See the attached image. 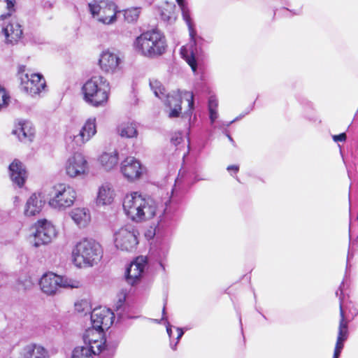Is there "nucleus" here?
<instances>
[{
  "mask_svg": "<svg viewBox=\"0 0 358 358\" xmlns=\"http://www.w3.org/2000/svg\"><path fill=\"white\" fill-rule=\"evenodd\" d=\"M173 191L169 206L166 203L164 209H159L157 203L151 197L143 195L138 192L127 194L122 201L123 210L126 215L135 222H142L154 217L157 214L163 213L160 222L169 217V208L174 201Z\"/></svg>",
  "mask_w": 358,
  "mask_h": 358,
  "instance_id": "f257e3e1",
  "label": "nucleus"
},
{
  "mask_svg": "<svg viewBox=\"0 0 358 358\" xmlns=\"http://www.w3.org/2000/svg\"><path fill=\"white\" fill-rule=\"evenodd\" d=\"M150 86L155 95L160 99L166 98L165 105L170 108L169 117L170 118L178 117L181 113L182 99H185L188 103V110L185 115L190 117L194 110V94L191 92L178 90L166 95L165 88L157 80H150Z\"/></svg>",
  "mask_w": 358,
  "mask_h": 358,
  "instance_id": "f03ea898",
  "label": "nucleus"
},
{
  "mask_svg": "<svg viewBox=\"0 0 358 358\" xmlns=\"http://www.w3.org/2000/svg\"><path fill=\"white\" fill-rule=\"evenodd\" d=\"M136 52L141 56L154 59L163 55L168 45L164 34L158 29L143 32L134 42Z\"/></svg>",
  "mask_w": 358,
  "mask_h": 358,
  "instance_id": "7ed1b4c3",
  "label": "nucleus"
},
{
  "mask_svg": "<svg viewBox=\"0 0 358 358\" xmlns=\"http://www.w3.org/2000/svg\"><path fill=\"white\" fill-rule=\"evenodd\" d=\"M101 245L92 238H83L76 243L72 250L73 264L79 268L91 267L102 258Z\"/></svg>",
  "mask_w": 358,
  "mask_h": 358,
  "instance_id": "20e7f679",
  "label": "nucleus"
},
{
  "mask_svg": "<svg viewBox=\"0 0 358 358\" xmlns=\"http://www.w3.org/2000/svg\"><path fill=\"white\" fill-rule=\"evenodd\" d=\"M110 89V84L104 77L94 76L82 87L83 99L92 106H102L108 101Z\"/></svg>",
  "mask_w": 358,
  "mask_h": 358,
  "instance_id": "39448f33",
  "label": "nucleus"
},
{
  "mask_svg": "<svg viewBox=\"0 0 358 358\" xmlns=\"http://www.w3.org/2000/svg\"><path fill=\"white\" fill-rule=\"evenodd\" d=\"M186 22L189 34V42L186 46H182L180 50L182 57L189 65L194 73L197 70V61L202 55V45L204 40L198 36L194 29L190 15L188 17H183Z\"/></svg>",
  "mask_w": 358,
  "mask_h": 358,
  "instance_id": "423d86ee",
  "label": "nucleus"
},
{
  "mask_svg": "<svg viewBox=\"0 0 358 358\" xmlns=\"http://www.w3.org/2000/svg\"><path fill=\"white\" fill-rule=\"evenodd\" d=\"M42 292L47 295H55L61 288H78L81 286L79 280L57 275L54 273H46L41 277L39 282Z\"/></svg>",
  "mask_w": 358,
  "mask_h": 358,
  "instance_id": "0eeeda50",
  "label": "nucleus"
},
{
  "mask_svg": "<svg viewBox=\"0 0 358 358\" xmlns=\"http://www.w3.org/2000/svg\"><path fill=\"white\" fill-rule=\"evenodd\" d=\"M76 196L73 187L61 183L53 187L48 203L52 208L64 210L73 205Z\"/></svg>",
  "mask_w": 358,
  "mask_h": 358,
  "instance_id": "6e6552de",
  "label": "nucleus"
},
{
  "mask_svg": "<svg viewBox=\"0 0 358 358\" xmlns=\"http://www.w3.org/2000/svg\"><path fill=\"white\" fill-rule=\"evenodd\" d=\"M138 232L132 225H126L114 234L115 247L122 251L132 252L138 243Z\"/></svg>",
  "mask_w": 358,
  "mask_h": 358,
  "instance_id": "1a4fd4ad",
  "label": "nucleus"
},
{
  "mask_svg": "<svg viewBox=\"0 0 358 358\" xmlns=\"http://www.w3.org/2000/svg\"><path fill=\"white\" fill-rule=\"evenodd\" d=\"M344 285V282L343 281L336 291V296H339L340 301V321L338 326V331L336 339V343L334 348L333 358H339L341 351L344 347V343L348 339L349 331H348V323L349 320H348L345 316L344 310L343 308V286Z\"/></svg>",
  "mask_w": 358,
  "mask_h": 358,
  "instance_id": "9d476101",
  "label": "nucleus"
},
{
  "mask_svg": "<svg viewBox=\"0 0 358 358\" xmlns=\"http://www.w3.org/2000/svg\"><path fill=\"white\" fill-rule=\"evenodd\" d=\"M55 236V229L50 222L46 220H38L34 237V245L38 248L42 245H46L50 243Z\"/></svg>",
  "mask_w": 358,
  "mask_h": 358,
  "instance_id": "9b49d317",
  "label": "nucleus"
},
{
  "mask_svg": "<svg viewBox=\"0 0 358 358\" xmlns=\"http://www.w3.org/2000/svg\"><path fill=\"white\" fill-rule=\"evenodd\" d=\"M22 90L31 96L39 94L46 87L45 81L40 73H24V76L20 77Z\"/></svg>",
  "mask_w": 358,
  "mask_h": 358,
  "instance_id": "f8f14e48",
  "label": "nucleus"
},
{
  "mask_svg": "<svg viewBox=\"0 0 358 358\" xmlns=\"http://www.w3.org/2000/svg\"><path fill=\"white\" fill-rule=\"evenodd\" d=\"M90 318L94 329L104 330L108 329L113 323L115 315L106 307H99L92 311Z\"/></svg>",
  "mask_w": 358,
  "mask_h": 358,
  "instance_id": "ddd939ff",
  "label": "nucleus"
},
{
  "mask_svg": "<svg viewBox=\"0 0 358 358\" xmlns=\"http://www.w3.org/2000/svg\"><path fill=\"white\" fill-rule=\"evenodd\" d=\"M66 173L71 178L87 174L88 164L85 157L81 153H75L66 163Z\"/></svg>",
  "mask_w": 358,
  "mask_h": 358,
  "instance_id": "4468645a",
  "label": "nucleus"
},
{
  "mask_svg": "<svg viewBox=\"0 0 358 358\" xmlns=\"http://www.w3.org/2000/svg\"><path fill=\"white\" fill-rule=\"evenodd\" d=\"M120 171L128 180L134 181L140 178L145 171V168L135 157H128L122 162Z\"/></svg>",
  "mask_w": 358,
  "mask_h": 358,
  "instance_id": "2eb2a0df",
  "label": "nucleus"
},
{
  "mask_svg": "<svg viewBox=\"0 0 358 358\" xmlns=\"http://www.w3.org/2000/svg\"><path fill=\"white\" fill-rule=\"evenodd\" d=\"M147 264V259L145 257L139 256L135 259L127 268L125 272V279L128 284L131 285H134L138 284L142 275L143 273L144 269Z\"/></svg>",
  "mask_w": 358,
  "mask_h": 358,
  "instance_id": "dca6fc26",
  "label": "nucleus"
},
{
  "mask_svg": "<svg viewBox=\"0 0 358 358\" xmlns=\"http://www.w3.org/2000/svg\"><path fill=\"white\" fill-rule=\"evenodd\" d=\"M122 59L118 53L109 50L103 51L99 59V65L102 71L113 73L120 69Z\"/></svg>",
  "mask_w": 358,
  "mask_h": 358,
  "instance_id": "f3484780",
  "label": "nucleus"
},
{
  "mask_svg": "<svg viewBox=\"0 0 358 358\" xmlns=\"http://www.w3.org/2000/svg\"><path fill=\"white\" fill-rule=\"evenodd\" d=\"M96 133V119L90 117L85 122L79 133L73 136V141L80 146L89 141Z\"/></svg>",
  "mask_w": 358,
  "mask_h": 358,
  "instance_id": "a211bd4d",
  "label": "nucleus"
},
{
  "mask_svg": "<svg viewBox=\"0 0 358 358\" xmlns=\"http://www.w3.org/2000/svg\"><path fill=\"white\" fill-rule=\"evenodd\" d=\"M2 31L7 43H14L22 37V29L18 22L11 18L8 22L3 24Z\"/></svg>",
  "mask_w": 358,
  "mask_h": 358,
  "instance_id": "6ab92c4d",
  "label": "nucleus"
},
{
  "mask_svg": "<svg viewBox=\"0 0 358 358\" xmlns=\"http://www.w3.org/2000/svg\"><path fill=\"white\" fill-rule=\"evenodd\" d=\"M117 6L110 1H103V7L98 20L104 24H111L117 20Z\"/></svg>",
  "mask_w": 358,
  "mask_h": 358,
  "instance_id": "aec40b11",
  "label": "nucleus"
},
{
  "mask_svg": "<svg viewBox=\"0 0 358 358\" xmlns=\"http://www.w3.org/2000/svg\"><path fill=\"white\" fill-rule=\"evenodd\" d=\"M9 172L13 182L20 187H22L27 178V171L22 163L15 159L9 166Z\"/></svg>",
  "mask_w": 358,
  "mask_h": 358,
  "instance_id": "412c9836",
  "label": "nucleus"
},
{
  "mask_svg": "<svg viewBox=\"0 0 358 358\" xmlns=\"http://www.w3.org/2000/svg\"><path fill=\"white\" fill-rule=\"evenodd\" d=\"M115 195V191L110 184H102L98 189L96 204L99 206L110 205L113 203Z\"/></svg>",
  "mask_w": 358,
  "mask_h": 358,
  "instance_id": "4be33fe9",
  "label": "nucleus"
},
{
  "mask_svg": "<svg viewBox=\"0 0 358 358\" xmlns=\"http://www.w3.org/2000/svg\"><path fill=\"white\" fill-rule=\"evenodd\" d=\"M94 329H87L83 335V341L87 349L90 350L92 356L99 355L105 348L103 339H90V336L94 335Z\"/></svg>",
  "mask_w": 358,
  "mask_h": 358,
  "instance_id": "5701e85b",
  "label": "nucleus"
},
{
  "mask_svg": "<svg viewBox=\"0 0 358 358\" xmlns=\"http://www.w3.org/2000/svg\"><path fill=\"white\" fill-rule=\"evenodd\" d=\"M69 215L79 227H85L91 220L90 212L86 208H73Z\"/></svg>",
  "mask_w": 358,
  "mask_h": 358,
  "instance_id": "b1692460",
  "label": "nucleus"
},
{
  "mask_svg": "<svg viewBox=\"0 0 358 358\" xmlns=\"http://www.w3.org/2000/svg\"><path fill=\"white\" fill-rule=\"evenodd\" d=\"M21 356L22 358H47L48 354L43 347L30 343L24 347Z\"/></svg>",
  "mask_w": 358,
  "mask_h": 358,
  "instance_id": "393cba45",
  "label": "nucleus"
},
{
  "mask_svg": "<svg viewBox=\"0 0 358 358\" xmlns=\"http://www.w3.org/2000/svg\"><path fill=\"white\" fill-rule=\"evenodd\" d=\"M44 202L40 196L33 194L27 200L24 214L26 216H34L38 214L43 206Z\"/></svg>",
  "mask_w": 358,
  "mask_h": 358,
  "instance_id": "a878e982",
  "label": "nucleus"
},
{
  "mask_svg": "<svg viewBox=\"0 0 358 358\" xmlns=\"http://www.w3.org/2000/svg\"><path fill=\"white\" fill-rule=\"evenodd\" d=\"M101 166L106 171L115 168L118 163V153L117 151L103 152L99 159Z\"/></svg>",
  "mask_w": 358,
  "mask_h": 358,
  "instance_id": "bb28decb",
  "label": "nucleus"
},
{
  "mask_svg": "<svg viewBox=\"0 0 358 358\" xmlns=\"http://www.w3.org/2000/svg\"><path fill=\"white\" fill-rule=\"evenodd\" d=\"M13 133L17 136L20 141H24L26 138L31 140L34 131L31 123L24 122L20 124V127L13 130Z\"/></svg>",
  "mask_w": 358,
  "mask_h": 358,
  "instance_id": "cd10ccee",
  "label": "nucleus"
},
{
  "mask_svg": "<svg viewBox=\"0 0 358 358\" xmlns=\"http://www.w3.org/2000/svg\"><path fill=\"white\" fill-rule=\"evenodd\" d=\"M15 0H0V19L6 20L15 11Z\"/></svg>",
  "mask_w": 358,
  "mask_h": 358,
  "instance_id": "c85d7f7f",
  "label": "nucleus"
},
{
  "mask_svg": "<svg viewBox=\"0 0 358 358\" xmlns=\"http://www.w3.org/2000/svg\"><path fill=\"white\" fill-rule=\"evenodd\" d=\"M118 131L122 137L133 138L137 136V129L132 122L123 123L118 127Z\"/></svg>",
  "mask_w": 358,
  "mask_h": 358,
  "instance_id": "c756f323",
  "label": "nucleus"
},
{
  "mask_svg": "<svg viewBox=\"0 0 358 358\" xmlns=\"http://www.w3.org/2000/svg\"><path fill=\"white\" fill-rule=\"evenodd\" d=\"M140 13L139 8H130L124 10V20L129 22H134L137 20Z\"/></svg>",
  "mask_w": 358,
  "mask_h": 358,
  "instance_id": "7c9ffc66",
  "label": "nucleus"
},
{
  "mask_svg": "<svg viewBox=\"0 0 358 358\" xmlns=\"http://www.w3.org/2000/svg\"><path fill=\"white\" fill-rule=\"evenodd\" d=\"M71 358H93L90 350L85 347H77L72 353Z\"/></svg>",
  "mask_w": 358,
  "mask_h": 358,
  "instance_id": "2f4dec72",
  "label": "nucleus"
},
{
  "mask_svg": "<svg viewBox=\"0 0 358 358\" xmlns=\"http://www.w3.org/2000/svg\"><path fill=\"white\" fill-rule=\"evenodd\" d=\"M102 7L103 1L100 3H98L96 1H93L88 3L89 10L93 16L98 15L100 17Z\"/></svg>",
  "mask_w": 358,
  "mask_h": 358,
  "instance_id": "473e14b6",
  "label": "nucleus"
},
{
  "mask_svg": "<svg viewBox=\"0 0 358 358\" xmlns=\"http://www.w3.org/2000/svg\"><path fill=\"white\" fill-rule=\"evenodd\" d=\"M181 11H182V15L183 17H188V15H190L187 3L185 2V0H176Z\"/></svg>",
  "mask_w": 358,
  "mask_h": 358,
  "instance_id": "72a5a7b5",
  "label": "nucleus"
},
{
  "mask_svg": "<svg viewBox=\"0 0 358 358\" xmlns=\"http://www.w3.org/2000/svg\"><path fill=\"white\" fill-rule=\"evenodd\" d=\"M176 329L177 331L176 341L174 343L172 340H171V341H170V346H171V349L173 350H176L177 345H178L180 339L182 338V336L184 334V331H183L182 329L177 327Z\"/></svg>",
  "mask_w": 358,
  "mask_h": 358,
  "instance_id": "f704fd0d",
  "label": "nucleus"
},
{
  "mask_svg": "<svg viewBox=\"0 0 358 358\" xmlns=\"http://www.w3.org/2000/svg\"><path fill=\"white\" fill-rule=\"evenodd\" d=\"M9 96L5 90L0 86V109L8 103Z\"/></svg>",
  "mask_w": 358,
  "mask_h": 358,
  "instance_id": "c9c22d12",
  "label": "nucleus"
},
{
  "mask_svg": "<svg viewBox=\"0 0 358 358\" xmlns=\"http://www.w3.org/2000/svg\"><path fill=\"white\" fill-rule=\"evenodd\" d=\"M124 299H125L124 297L123 298L122 300L121 299H120L119 301H118V304L116 306L117 315L118 317V319L120 320H124L125 318V317L122 313V308H121V306L124 303Z\"/></svg>",
  "mask_w": 358,
  "mask_h": 358,
  "instance_id": "e433bc0d",
  "label": "nucleus"
},
{
  "mask_svg": "<svg viewBox=\"0 0 358 358\" xmlns=\"http://www.w3.org/2000/svg\"><path fill=\"white\" fill-rule=\"evenodd\" d=\"M208 109H217L218 106L217 99L215 96H210L208 99Z\"/></svg>",
  "mask_w": 358,
  "mask_h": 358,
  "instance_id": "4c0bfd02",
  "label": "nucleus"
},
{
  "mask_svg": "<svg viewBox=\"0 0 358 358\" xmlns=\"http://www.w3.org/2000/svg\"><path fill=\"white\" fill-rule=\"evenodd\" d=\"M208 110L210 123L212 125H214L215 120L218 117L217 110V109H208Z\"/></svg>",
  "mask_w": 358,
  "mask_h": 358,
  "instance_id": "58836bf2",
  "label": "nucleus"
},
{
  "mask_svg": "<svg viewBox=\"0 0 358 358\" xmlns=\"http://www.w3.org/2000/svg\"><path fill=\"white\" fill-rule=\"evenodd\" d=\"M91 329H94V335L90 336V339H103L102 337V332L103 331V330H96L93 327Z\"/></svg>",
  "mask_w": 358,
  "mask_h": 358,
  "instance_id": "ea45409f",
  "label": "nucleus"
},
{
  "mask_svg": "<svg viewBox=\"0 0 358 358\" xmlns=\"http://www.w3.org/2000/svg\"><path fill=\"white\" fill-rule=\"evenodd\" d=\"M332 138L335 142H345L346 141L347 136L345 133H342L338 135H334Z\"/></svg>",
  "mask_w": 358,
  "mask_h": 358,
  "instance_id": "a19ab883",
  "label": "nucleus"
},
{
  "mask_svg": "<svg viewBox=\"0 0 358 358\" xmlns=\"http://www.w3.org/2000/svg\"><path fill=\"white\" fill-rule=\"evenodd\" d=\"M181 141H182V135L181 134L178 133V134H175L172 137H171V142L175 145H178V144H180L181 143Z\"/></svg>",
  "mask_w": 358,
  "mask_h": 358,
  "instance_id": "79ce46f5",
  "label": "nucleus"
},
{
  "mask_svg": "<svg viewBox=\"0 0 358 358\" xmlns=\"http://www.w3.org/2000/svg\"><path fill=\"white\" fill-rule=\"evenodd\" d=\"M252 110V107L247 112H245V113L241 115L240 116L236 117L235 119H234L233 120L226 123V124H224V126H226V127H229V125H231L232 123L235 122L236 121L238 120H241L243 117H244L245 115L248 114L250 113V110Z\"/></svg>",
  "mask_w": 358,
  "mask_h": 358,
  "instance_id": "37998d69",
  "label": "nucleus"
},
{
  "mask_svg": "<svg viewBox=\"0 0 358 358\" xmlns=\"http://www.w3.org/2000/svg\"><path fill=\"white\" fill-rule=\"evenodd\" d=\"M166 331L170 338L172 337V326L170 323L166 320Z\"/></svg>",
  "mask_w": 358,
  "mask_h": 358,
  "instance_id": "c03bdc74",
  "label": "nucleus"
},
{
  "mask_svg": "<svg viewBox=\"0 0 358 358\" xmlns=\"http://www.w3.org/2000/svg\"><path fill=\"white\" fill-rule=\"evenodd\" d=\"M227 170L228 171H233L235 173H237L239 171V166L238 165H229L227 166Z\"/></svg>",
  "mask_w": 358,
  "mask_h": 358,
  "instance_id": "a18cd8bd",
  "label": "nucleus"
},
{
  "mask_svg": "<svg viewBox=\"0 0 358 358\" xmlns=\"http://www.w3.org/2000/svg\"><path fill=\"white\" fill-rule=\"evenodd\" d=\"M25 70H26V66H19L18 73H19V75H20V77H22V76L24 77V73Z\"/></svg>",
  "mask_w": 358,
  "mask_h": 358,
  "instance_id": "49530a36",
  "label": "nucleus"
},
{
  "mask_svg": "<svg viewBox=\"0 0 358 358\" xmlns=\"http://www.w3.org/2000/svg\"><path fill=\"white\" fill-rule=\"evenodd\" d=\"M289 11L291 12V10H289ZM292 13H293V15H299L301 14L302 9H301V8H299L296 10H294V11H292Z\"/></svg>",
  "mask_w": 358,
  "mask_h": 358,
  "instance_id": "de8ad7c7",
  "label": "nucleus"
},
{
  "mask_svg": "<svg viewBox=\"0 0 358 358\" xmlns=\"http://www.w3.org/2000/svg\"><path fill=\"white\" fill-rule=\"evenodd\" d=\"M6 275L0 272V287L3 285Z\"/></svg>",
  "mask_w": 358,
  "mask_h": 358,
  "instance_id": "09e8293b",
  "label": "nucleus"
},
{
  "mask_svg": "<svg viewBox=\"0 0 358 358\" xmlns=\"http://www.w3.org/2000/svg\"><path fill=\"white\" fill-rule=\"evenodd\" d=\"M159 266L162 268L163 271H165V266L162 259L159 261Z\"/></svg>",
  "mask_w": 358,
  "mask_h": 358,
  "instance_id": "8fccbe9b",
  "label": "nucleus"
},
{
  "mask_svg": "<svg viewBox=\"0 0 358 358\" xmlns=\"http://www.w3.org/2000/svg\"><path fill=\"white\" fill-rule=\"evenodd\" d=\"M226 136H227V138H229V140L232 143H234V139L232 138V137L228 134V133H226Z\"/></svg>",
  "mask_w": 358,
  "mask_h": 358,
  "instance_id": "3c124183",
  "label": "nucleus"
},
{
  "mask_svg": "<svg viewBox=\"0 0 358 358\" xmlns=\"http://www.w3.org/2000/svg\"><path fill=\"white\" fill-rule=\"evenodd\" d=\"M162 315H163L162 320H165V315H166V308H165V305L164 306V308H163V310H162Z\"/></svg>",
  "mask_w": 358,
  "mask_h": 358,
  "instance_id": "603ef678",
  "label": "nucleus"
},
{
  "mask_svg": "<svg viewBox=\"0 0 358 358\" xmlns=\"http://www.w3.org/2000/svg\"><path fill=\"white\" fill-rule=\"evenodd\" d=\"M350 248H351V243L350 242V248H349V251H348V259L350 258V256L352 257V255H350Z\"/></svg>",
  "mask_w": 358,
  "mask_h": 358,
  "instance_id": "864d4df0",
  "label": "nucleus"
},
{
  "mask_svg": "<svg viewBox=\"0 0 358 358\" xmlns=\"http://www.w3.org/2000/svg\"><path fill=\"white\" fill-rule=\"evenodd\" d=\"M349 238H350V241L351 240V225L350 224V227H349Z\"/></svg>",
  "mask_w": 358,
  "mask_h": 358,
  "instance_id": "5fc2aeb1",
  "label": "nucleus"
},
{
  "mask_svg": "<svg viewBox=\"0 0 358 358\" xmlns=\"http://www.w3.org/2000/svg\"><path fill=\"white\" fill-rule=\"evenodd\" d=\"M78 305L77 303H76V309H77L78 311H80V310H79V309H78Z\"/></svg>",
  "mask_w": 358,
  "mask_h": 358,
  "instance_id": "6e6d98bb",
  "label": "nucleus"
},
{
  "mask_svg": "<svg viewBox=\"0 0 358 358\" xmlns=\"http://www.w3.org/2000/svg\"><path fill=\"white\" fill-rule=\"evenodd\" d=\"M355 316H358V312L356 313Z\"/></svg>",
  "mask_w": 358,
  "mask_h": 358,
  "instance_id": "4d7b16f0",
  "label": "nucleus"
}]
</instances>
